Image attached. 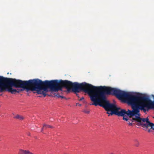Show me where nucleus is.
<instances>
[{
    "label": "nucleus",
    "mask_w": 154,
    "mask_h": 154,
    "mask_svg": "<svg viewBox=\"0 0 154 154\" xmlns=\"http://www.w3.org/2000/svg\"><path fill=\"white\" fill-rule=\"evenodd\" d=\"M154 108V102L145 96H141L135 108L133 116L134 121L138 122L137 125H141L144 128L151 127V128L154 130V124L149 121L148 118H141L140 112V110L144 112L149 109Z\"/></svg>",
    "instance_id": "7ed1b4c3"
},
{
    "label": "nucleus",
    "mask_w": 154,
    "mask_h": 154,
    "mask_svg": "<svg viewBox=\"0 0 154 154\" xmlns=\"http://www.w3.org/2000/svg\"><path fill=\"white\" fill-rule=\"evenodd\" d=\"M113 154L112 153H110V154Z\"/></svg>",
    "instance_id": "4468645a"
},
{
    "label": "nucleus",
    "mask_w": 154,
    "mask_h": 154,
    "mask_svg": "<svg viewBox=\"0 0 154 154\" xmlns=\"http://www.w3.org/2000/svg\"><path fill=\"white\" fill-rule=\"evenodd\" d=\"M135 109H132V110L128 109L127 111L125 109L120 110H118V109H116L114 110H110L109 111H107L106 113L109 114V115H112L113 114H115L119 116H122L123 117V119L126 121H128V119L126 118H125V115H127L130 117H133V114Z\"/></svg>",
    "instance_id": "20e7f679"
},
{
    "label": "nucleus",
    "mask_w": 154,
    "mask_h": 154,
    "mask_svg": "<svg viewBox=\"0 0 154 154\" xmlns=\"http://www.w3.org/2000/svg\"><path fill=\"white\" fill-rule=\"evenodd\" d=\"M9 86L24 88L27 87V91H36L38 94H43L45 97L48 88L52 91H58L62 90L63 87L65 88L68 92H74L77 95V82L72 83L67 80L59 81L57 80H45L42 82L36 79L23 81L0 76V92L3 91Z\"/></svg>",
    "instance_id": "f03ea898"
},
{
    "label": "nucleus",
    "mask_w": 154,
    "mask_h": 154,
    "mask_svg": "<svg viewBox=\"0 0 154 154\" xmlns=\"http://www.w3.org/2000/svg\"><path fill=\"white\" fill-rule=\"evenodd\" d=\"M79 106H81V105L80 104H79Z\"/></svg>",
    "instance_id": "2eb2a0df"
},
{
    "label": "nucleus",
    "mask_w": 154,
    "mask_h": 154,
    "mask_svg": "<svg viewBox=\"0 0 154 154\" xmlns=\"http://www.w3.org/2000/svg\"><path fill=\"white\" fill-rule=\"evenodd\" d=\"M84 112L88 114L89 113V111L87 110H85Z\"/></svg>",
    "instance_id": "9b49d317"
},
{
    "label": "nucleus",
    "mask_w": 154,
    "mask_h": 154,
    "mask_svg": "<svg viewBox=\"0 0 154 154\" xmlns=\"http://www.w3.org/2000/svg\"><path fill=\"white\" fill-rule=\"evenodd\" d=\"M15 118L20 120H23L24 119V118L23 116L19 115H17L16 116H15Z\"/></svg>",
    "instance_id": "9d476101"
},
{
    "label": "nucleus",
    "mask_w": 154,
    "mask_h": 154,
    "mask_svg": "<svg viewBox=\"0 0 154 154\" xmlns=\"http://www.w3.org/2000/svg\"><path fill=\"white\" fill-rule=\"evenodd\" d=\"M18 154H34L33 153L30 152L29 150H23V149H20L19 150Z\"/></svg>",
    "instance_id": "39448f33"
},
{
    "label": "nucleus",
    "mask_w": 154,
    "mask_h": 154,
    "mask_svg": "<svg viewBox=\"0 0 154 154\" xmlns=\"http://www.w3.org/2000/svg\"><path fill=\"white\" fill-rule=\"evenodd\" d=\"M150 131H151L150 129H148V132H150Z\"/></svg>",
    "instance_id": "ddd939ff"
},
{
    "label": "nucleus",
    "mask_w": 154,
    "mask_h": 154,
    "mask_svg": "<svg viewBox=\"0 0 154 154\" xmlns=\"http://www.w3.org/2000/svg\"><path fill=\"white\" fill-rule=\"evenodd\" d=\"M79 90L87 93L91 100L93 103L90 105L96 106L99 105L103 107L107 111L118 109L122 110L117 107L113 103H111L107 100L106 95H112L122 99L131 106L132 109H135L141 96L131 94L129 92L120 90L115 88L105 86L96 87L85 82L78 83V92Z\"/></svg>",
    "instance_id": "f257e3e1"
},
{
    "label": "nucleus",
    "mask_w": 154,
    "mask_h": 154,
    "mask_svg": "<svg viewBox=\"0 0 154 154\" xmlns=\"http://www.w3.org/2000/svg\"><path fill=\"white\" fill-rule=\"evenodd\" d=\"M84 99V98L83 97H82L79 100L81 101L82 100H83Z\"/></svg>",
    "instance_id": "f8f14e48"
},
{
    "label": "nucleus",
    "mask_w": 154,
    "mask_h": 154,
    "mask_svg": "<svg viewBox=\"0 0 154 154\" xmlns=\"http://www.w3.org/2000/svg\"><path fill=\"white\" fill-rule=\"evenodd\" d=\"M134 146L136 147H138L139 146L140 143L139 141L137 139H135L134 140Z\"/></svg>",
    "instance_id": "1a4fd4ad"
},
{
    "label": "nucleus",
    "mask_w": 154,
    "mask_h": 154,
    "mask_svg": "<svg viewBox=\"0 0 154 154\" xmlns=\"http://www.w3.org/2000/svg\"><path fill=\"white\" fill-rule=\"evenodd\" d=\"M8 91L11 92L12 94H15L16 92H19L16 89H13L12 88H8Z\"/></svg>",
    "instance_id": "0eeeda50"
},
{
    "label": "nucleus",
    "mask_w": 154,
    "mask_h": 154,
    "mask_svg": "<svg viewBox=\"0 0 154 154\" xmlns=\"http://www.w3.org/2000/svg\"><path fill=\"white\" fill-rule=\"evenodd\" d=\"M48 128H53V127L49 125L44 124L43 125V127L41 131L42 132L44 129H46Z\"/></svg>",
    "instance_id": "423d86ee"
},
{
    "label": "nucleus",
    "mask_w": 154,
    "mask_h": 154,
    "mask_svg": "<svg viewBox=\"0 0 154 154\" xmlns=\"http://www.w3.org/2000/svg\"><path fill=\"white\" fill-rule=\"evenodd\" d=\"M125 118H127V119H128V121H127L128 122V125H129L131 126V125H132V123H130V122L129 121H131L132 122H137L136 121H134V120H133V118H132V117H129H129L130 118H132V119H128L127 118V116H125Z\"/></svg>",
    "instance_id": "6e6552de"
},
{
    "label": "nucleus",
    "mask_w": 154,
    "mask_h": 154,
    "mask_svg": "<svg viewBox=\"0 0 154 154\" xmlns=\"http://www.w3.org/2000/svg\"><path fill=\"white\" fill-rule=\"evenodd\" d=\"M153 118L154 119V117H153Z\"/></svg>",
    "instance_id": "dca6fc26"
}]
</instances>
